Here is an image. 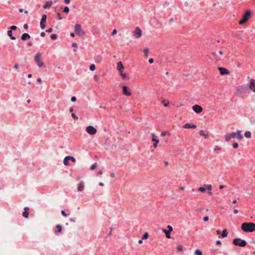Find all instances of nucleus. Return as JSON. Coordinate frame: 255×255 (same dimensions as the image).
Listing matches in <instances>:
<instances>
[{"label": "nucleus", "instance_id": "obj_22", "mask_svg": "<svg viewBox=\"0 0 255 255\" xmlns=\"http://www.w3.org/2000/svg\"><path fill=\"white\" fill-rule=\"evenodd\" d=\"M69 158L68 157V156H66L64 158V160H63L64 164L66 166H68L69 165Z\"/></svg>", "mask_w": 255, "mask_h": 255}, {"label": "nucleus", "instance_id": "obj_57", "mask_svg": "<svg viewBox=\"0 0 255 255\" xmlns=\"http://www.w3.org/2000/svg\"><path fill=\"white\" fill-rule=\"evenodd\" d=\"M149 63H152L154 61L153 60V58H150L148 60Z\"/></svg>", "mask_w": 255, "mask_h": 255}, {"label": "nucleus", "instance_id": "obj_33", "mask_svg": "<svg viewBox=\"0 0 255 255\" xmlns=\"http://www.w3.org/2000/svg\"><path fill=\"white\" fill-rule=\"evenodd\" d=\"M95 68H96V66L94 64H91L90 66V70L91 71H94L95 70Z\"/></svg>", "mask_w": 255, "mask_h": 255}, {"label": "nucleus", "instance_id": "obj_3", "mask_svg": "<svg viewBox=\"0 0 255 255\" xmlns=\"http://www.w3.org/2000/svg\"><path fill=\"white\" fill-rule=\"evenodd\" d=\"M252 11L251 10H247L244 14L242 18L239 21V23L241 25L245 23L250 18Z\"/></svg>", "mask_w": 255, "mask_h": 255}, {"label": "nucleus", "instance_id": "obj_54", "mask_svg": "<svg viewBox=\"0 0 255 255\" xmlns=\"http://www.w3.org/2000/svg\"><path fill=\"white\" fill-rule=\"evenodd\" d=\"M57 17H58V19L59 20H61L62 19V17L61 16V14L59 13H57Z\"/></svg>", "mask_w": 255, "mask_h": 255}, {"label": "nucleus", "instance_id": "obj_63", "mask_svg": "<svg viewBox=\"0 0 255 255\" xmlns=\"http://www.w3.org/2000/svg\"><path fill=\"white\" fill-rule=\"evenodd\" d=\"M72 47H76L77 46V43H73L72 44Z\"/></svg>", "mask_w": 255, "mask_h": 255}, {"label": "nucleus", "instance_id": "obj_11", "mask_svg": "<svg viewBox=\"0 0 255 255\" xmlns=\"http://www.w3.org/2000/svg\"><path fill=\"white\" fill-rule=\"evenodd\" d=\"M133 35L136 36L137 38H139L142 36V31L138 27H136Z\"/></svg>", "mask_w": 255, "mask_h": 255}, {"label": "nucleus", "instance_id": "obj_42", "mask_svg": "<svg viewBox=\"0 0 255 255\" xmlns=\"http://www.w3.org/2000/svg\"><path fill=\"white\" fill-rule=\"evenodd\" d=\"M10 29H11L10 30H15L17 29V27L15 25H12L10 27Z\"/></svg>", "mask_w": 255, "mask_h": 255}, {"label": "nucleus", "instance_id": "obj_23", "mask_svg": "<svg viewBox=\"0 0 255 255\" xmlns=\"http://www.w3.org/2000/svg\"><path fill=\"white\" fill-rule=\"evenodd\" d=\"M7 35L11 39H12V40L15 39V37L12 36V32L11 30H9L7 31Z\"/></svg>", "mask_w": 255, "mask_h": 255}, {"label": "nucleus", "instance_id": "obj_52", "mask_svg": "<svg viewBox=\"0 0 255 255\" xmlns=\"http://www.w3.org/2000/svg\"><path fill=\"white\" fill-rule=\"evenodd\" d=\"M71 116L74 119H78V117L76 116V115H75V114L74 113H72L71 114Z\"/></svg>", "mask_w": 255, "mask_h": 255}, {"label": "nucleus", "instance_id": "obj_14", "mask_svg": "<svg viewBox=\"0 0 255 255\" xmlns=\"http://www.w3.org/2000/svg\"><path fill=\"white\" fill-rule=\"evenodd\" d=\"M117 69L120 73L122 72L123 70L124 69V66L122 62L120 61L118 63Z\"/></svg>", "mask_w": 255, "mask_h": 255}, {"label": "nucleus", "instance_id": "obj_29", "mask_svg": "<svg viewBox=\"0 0 255 255\" xmlns=\"http://www.w3.org/2000/svg\"><path fill=\"white\" fill-rule=\"evenodd\" d=\"M228 233L226 230H224L222 232V236L223 237H226L227 236Z\"/></svg>", "mask_w": 255, "mask_h": 255}, {"label": "nucleus", "instance_id": "obj_6", "mask_svg": "<svg viewBox=\"0 0 255 255\" xmlns=\"http://www.w3.org/2000/svg\"><path fill=\"white\" fill-rule=\"evenodd\" d=\"M34 61L37 63L38 67H41L44 65L43 62L41 60V54L37 53L34 57Z\"/></svg>", "mask_w": 255, "mask_h": 255}, {"label": "nucleus", "instance_id": "obj_48", "mask_svg": "<svg viewBox=\"0 0 255 255\" xmlns=\"http://www.w3.org/2000/svg\"><path fill=\"white\" fill-rule=\"evenodd\" d=\"M167 228L168 229V231H169L170 232H171L172 231V230H173L172 227L171 226H170V225H168L167 226Z\"/></svg>", "mask_w": 255, "mask_h": 255}, {"label": "nucleus", "instance_id": "obj_38", "mask_svg": "<svg viewBox=\"0 0 255 255\" xmlns=\"http://www.w3.org/2000/svg\"><path fill=\"white\" fill-rule=\"evenodd\" d=\"M63 11L66 13H68L69 11V8L68 6H65Z\"/></svg>", "mask_w": 255, "mask_h": 255}, {"label": "nucleus", "instance_id": "obj_34", "mask_svg": "<svg viewBox=\"0 0 255 255\" xmlns=\"http://www.w3.org/2000/svg\"><path fill=\"white\" fill-rule=\"evenodd\" d=\"M195 254L196 255H202L201 251L199 250H196V251L195 252Z\"/></svg>", "mask_w": 255, "mask_h": 255}, {"label": "nucleus", "instance_id": "obj_5", "mask_svg": "<svg viewBox=\"0 0 255 255\" xmlns=\"http://www.w3.org/2000/svg\"><path fill=\"white\" fill-rule=\"evenodd\" d=\"M74 30L76 34L79 36H83L85 34V32L82 29L81 25L79 24H75Z\"/></svg>", "mask_w": 255, "mask_h": 255}, {"label": "nucleus", "instance_id": "obj_31", "mask_svg": "<svg viewBox=\"0 0 255 255\" xmlns=\"http://www.w3.org/2000/svg\"><path fill=\"white\" fill-rule=\"evenodd\" d=\"M198 190L201 192H204L206 191L205 187H200L198 188Z\"/></svg>", "mask_w": 255, "mask_h": 255}, {"label": "nucleus", "instance_id": "obj_55", "mask_svg": "<svg viewBox=\"0 0 255 255\" xmlns=\"http://www.w3.org/2000/svg\"><path fill=\"white\" fill-rule=\"evenodd\" d=\"M52 31H53L52 28H50L46 30V32L50 33V32H52Z\"/></svg>", "mask_w": 255, "mask_h": 255}, {"label": "nucleus", "instance_id": "obj_17", "mask_svg": "<svg viewBox=\"0 0 255 255\" xmlns=\"http://www.w3.org/2000/svg\"><path fill=\"white\" fill-rule=\"evenodd\" d=\"M28 210H29L28 207H26L24 208V212H23V214H22V215L24 217L28 218V215H29V213L28 212Z\"/></svg>", "mask_w": 255, "mask_h": 255}, {"label": "nucleus", "instance_id": "obj_49", "mask_svg": "<svg viewBox=\"0 0 255 255\" xmlns=\"http://www.w3.org/2000/svg\"><path fill=\"white\" fill-rule=\"evenodd\" d=\"M71 100L72 102H75L76 100V98L75 96H73L71 98Z\"/></svg>", "mask_w": 255, "mask_h": 255}, {"label": "nucleus", "instance_id": "obj_50", "mask_svg": "<svg viewBox=\"0 0 255 255\" xmlns=\"http://www.w3.org/2000/svg\"><path fill=\"white\" fill-rule=\"evenodd\" d=\"M117 30L116 29H115L113 31L112 33V35H114L115 34H117Z\"/></svg>", "mask_w": 255, "mask_h": 255}, {"label": "nucleus", "instance_id": "obj_45", "mask_svg": "<svg viewBox=\"0 0 255 255\" xmlns=\"http://www.w3.org/2000/svg\"><path fill=\"white\" fill-rule=\"evenodd\" d=\"M177 250L179 251H182L183 250V247L181 245H179L177 247Z\"/></svg>", "mask_w": 255, "mask_h": 255}, {"label": "nucleus", "instance_id": "obj_41", "mask_svg": "<svg viewBox=\"0 0 255 255\" xmlns=\"http://www.w3.org/2000/svg\"><path fill=\"white\" fill-rule=\"evenodd\" d=\"M57 232L61 233V226L59 225L57 226Z\"/></svg>", "mask_w": 255, "mask_h": 255}, {"label": "nucleus", "instance_id": "obj_64", "mask_svg": "<svg viewBox=\"0 0 255 255\" xmlns=\"http://www.w3.org/2000/svg\"><path fill=\"white\" fill-rule=\"evenodd\" d=\"M216 244H217V245H221V241H219V240H218V241H217L216 242Z\"/></svg>", "mask_w": 255, "mask_h": 255}, {"label": "nucleus", "instance_id": "obj_51", "mask_svg": "<svg viewBox=\"0 0 255 255\" xmlns=\"http://www.w3.org/2000/svg\"><path fill=\"white\" fill-rule=\"evenodd\" d=\"M209 220V217L208 216H205L203 218V220L205 221V222H207Z\"/></svg>", "mask_w": 255, "mask_h": 255}, {"label": "nucleus", "instance_id": "obj_53", "mask_svg": "<svg viewBox=\"0 0 255 255\" xmlns=\"http://www.w3.org/2000/svg\"><path fill=\"white\" fill-rule=\"evenodd\" d=\"M37 82H38L39 84H41V83H42V80H41V78H38V79H37Z\"/></svg>", "mask_w": 255, "mask_h": 255}, {"label": "nucleus", "instance_id": "obj_37", "mask_svg": "<svg viewBox=\"0 0 255 255\" xmlns=\"http://www.w3.org/2000/svg\"><path fill=\"white\" fill-rule=\"evenodd\" d=\"M97 163L96 162L91 166V169L94 170L97 167Z\"/></svg>", "mask_w": 255, "mask_h": 255}, {"label": "nucleus", "instance_id": "obj_62", "mask_svg": "<svg viewBox=\"0 0 255 255\" xmlns=\"http://www.w3.org/2000/svg\"><path fill=\"white\" fill-rule=\"evenodd\" d=\"M225 187V186H224V185H220V186H219V188H220V189H222L224 188Z\"/></svg>", "mask_w": 255, "mask_h": 255}, {"label": "nucleus", "instance_id": "obj_30", "mask_svg": "<svg viewBox=\"0 0 255 255\" xmlns=\"http://www.w3.org/2000/svg\"><path fill=\"white\" fill-rule=\"evenodd\" d=\"M162 103L165 107H167L169 104V102L167 100H163L162 101Z\"/></svg>", "mask_w": 255, "mask_h": 255}, {"label": "nucleus", "instance_id": "obj_44", "mask_svg": "<svg viewBox=\"0 0 255 255\" xmlns=\"http://www.w3.org/2000/svg\"><path fill=\"white\" fill-rule=\"evenodd\" d=\"M239 145H238V143L237 142H235L233 144V147L234 148H236L238 147Z\"/></svg>", "mask_w": 255, "mask_h": 255}, {"label": "nucleus", "instance_id": "obj_13", "mask_svg": "<svg viewBox=\"0 0 255 255\" xmlns=\"http://www.w3.org/2000/svg\"><path fill=\"white\" fill-rule=\"evenodd\" d=\"M123 94L126 96H130L131 93L129 91V88L128 86H123Z\"/></svg>", "mask_w": 255, "mask_h": 255}, {"label": "nucleus", "instance_id": "obj_56", "mask_svg": "<svg viewBox=\"0 0 255 255\" xmlns=\"http://www.w3.org/2000/svg\"><path fill=\"white\" fill-rule=\"evenodd\" d=\"M14 68H15L16 70H18L19 69V66H18V64H15V65H14Z\"/></svg>", "mask_w": 255, "mask_h": 255}, {"label": "nucleus", "instance_id": "obj_47", "mask_svg": "<svg viewBox=\"0 0 255 255\" xmlns=\"http://www.w3.org/2000/svg\"><path fill=\"white\" fill-rule=\"evenodd\" d=\"M214 150L215 151H216V150H221V148L219 146H216L214 147Z\"/></svg>", "mask_w": 255, "mask_h": 255}, {"label": "nucleus", "instance_id": "obj_18", "mask_svg": "<svg viewBox=\"0 0 255 255\" xmlns=\"http://www.w3.org/2000/svg\"><path fill=\"white\" fill-rule=\"evenodd\" d=\"M184 128H196V125H194L192 124H186L184 126Z\"/></svg>", "mask_w": 255, "mask_h": 255}, {"label": "nucleus", "instance_id": "obj_36", "mask_svg": "<svg viewBox=\"0 0 255 255\" xmlns=\"http://www.w3.org/2000/svg\"><path fill=\"white\" fill-rule=\"evenodd\" d=\"M143 52L145 54V56L147 57L148 56V52H149V50L148 49H144L143 50Z\"/></svg>", "mask_w": 255, "mask_h": 255}, {"label": "nucleus", "instance_id": "obj_4", "mask_svg": "<svg viewBox=\"0 0 255 255\" xmlns=\"http://www.w3.org/2000/svg\"><path fill=\"white\" fill-rule=\"evenodd\" d=\"M233 244L236 246L244 247L247 245V243L245 240H242L239 238H236L234 240Z\"/></svg>", "mask_w": 255, "mask_h": 255}, {"label": "nucleus", "instance_id": "obj_60", "mask_svg": "<svg viewBox=\"0 0 255 255\" xmlns=\"http://www.w3.org/2000/svg\"><path fill=\"white\" fill-rule=\"evenodd\" d=\"M110 176H111V177H112V178H114V177H115V173H111V175H110Z\"/></svg>", "mask_w": 255, "mask_h": 255}, {"label": "nucleus", "instance_id": "obj_24", "mask_svg": "<svg viewBox=\"0 0 255 255\" xmlns=\"http://www.w3.org/2000/svg\"><path fill=\"white\" fill-rule=\"evenodd\" d=\"M216 55H217V54L216 53H213L212 54V58H213V60H215V62H217L219 60H221V58H219V57H216Z\"/></svg>", "mask_w": 255, "mask_h": 255}, {"label": "nucleus", "instance_id": "obj_28", "mask_svg": "<svg viewBox=\"0 0 255 255\" xmlns=\"http://www.w3.org/2000/svg\"><path fill=\"white\" fill-rule=\"evenodd\" d=\"M206 188V190H208L209 191H211L212 189V186L211 184L206 185H205Z\"/></svg>", "mask_w": 255, "mask_h": 255}, {"label": "nucleus", "instance_id": "obj_43", "mask_svg": "<svg viewBox=\"0 0 255 255\" xmlns=\"http://www.w3.org/2000/svg\"><path fill=\"white\" fill-rule=\"evenodd\" d=\"M61 214L64 217H67L68 215H67L64 210L61 211Z\"/></svg>", "mask_w": 255, "mask_h": 255}, {"label": "nucleus", "instance_id": "obj_7", "mask_svg": "<svg viewBox=\"0 0 255 255\" xmlns=\"http://www.w3.org/2000/svg\"><path fill=\"white\" fill-rule=\"evenodd\" d=\"M86 130L90 135H94L97 132V130L92 126L87 127Z\"/></svg>", "mask_w": 255, "mask_h": 255}, {"label": "nucleus", "instance_id": "obj_35", "mask_svg": "<svg viewBox=\"0 0 255 255\" xmlns=\"http://www.w3.org/2000/svg\"><path fill=\"white\" fill-rule=\"evenodd\" d=\"M50 38L53 40H56L57 38V36L56 34H52L50 36Z\"/></svg>", "mask_w": 255, "mask_h": 255}, {"label": "nucleus", "instance_id": "obj_61", "mask_svg": "<svg viewBox=\"0 0 255 255\" xmlns=\"http://www.w3.org/2000/svg\"><path fill=\"white\" fill-rule=\"evenodd\" d=\"M70 0H64V2L66 4L69 3Z\"/></svg>", "mask_w": 255, "mask_h": 255}, {"label": "nucleus", "instance_id": "obj_46", "mask_svg": "<svg viewBox=\"0 0 255 255\" xmlns=\"http://www.w3.org/2000/svg\"><path fill=\"white\" fill-rule=\"evenodd\" d=\"M152 140L154 142V143H158L159 140L156 138H152Z\"/></svg>", "mask_w": 255, "mask_h": 255}, {"label": "nucleus", "instance_id": "obj_39", "mask_svg": "<svg viewBox=\"0 0 255 255\" xmlns=\"http://www.w3.org/2000/svg\"><path fill=\"white\" fill-rule=\"evenodd\" d=\"M148 234L147 233H145L142 237V239H144V240L147 239L148 238Z\"/></svg>", "mask_w": 255, "mask_h": 255}, {"label": "nucleus", "instance_id": "obj_8", "mask_svg": "<svg viewBox=\"0 0 255 255\" xmlns=\"http://www.w3.org/2000/svg\"><path fill=\"white\" fill-rule=\"evenodd\" d=\"M248 78L250 79L249 88L250 90L255 93V80L253 79H250L249 77Z\"/></svg>", "mask_w": 255, "mask_h": 255}, {"label": "nucleus", "instance_id": "obj_9", "mask_svg": "<svg viewBox=\"0 0 255 255\" xmlns=\"http://www.w3.org/2000/svg\"><path fill=\"white\" fill-rule=\"evenodd\" d=\"M192 109L195 112L198 114L201 113L203 111L202 107L198 105L193 106L192 107Z\"/></svg>", "mask_w": 255, "mask_h": 255}, {"label": "nucleus", "instance_id": "obj_27", "mask_svg": "<svg viewBox=\"0 0 255 255\" xmlns=\"http://www.w3.org/2000/svg\"><path fill=\"white\" fill-rule=\"evenodd\" d=\"M245 136L247 137V138H250L251 137V133L250 131H246L245 133Z\"/></svg>", "mask_w": 255, "mask_h": 255}, {"label": "nucleus", "instance_id": "obj_25", "mask_svg": "<svg viewBox=\"0 0 255 255\" xmlns=\"http://www.w3.org/2000/svg\"><path fill=\"white\" fill-rule=\"evenodd\" d=\"M200 135L205 136L206 138H207L208 136L207 133H206V131L204 130H201L200 131Z\"/></svg>", "mask_w": 255, "mask_h": 255}, {"label": "nucleus", "instance_id": "obj_10", "mask_svg": "<svg viewBox=\"0 0 255 255\" xmlns=\"http://www.w3.org/2000/svg\"><path fill=\"white\" fill-rule=\"evenodd\" d=\"M46 15L45 14H43L42 16V18L40 21V27L41 29H43L45 27V22L46 20Z\"/></svg>", "mask_w": 255, "mask_h": 255}, {"label": "nucleus", "instance_id": "obj_16", "mask_svg": "<svg viewBox=\"0 0 255 255\" xmlns=\"http://www.w3.org/2000/svg\"><path fill=\"white\" fill-rule=\"evenodd\" d=\"M21 38L22 40H27L30 38V36L28 34L25 33L21 35Z\"/></svg>", "mask_w": 255, "mask_h": 255}, {"label": "nucleus", "instance_id": "obj_26", "mask_svg": "<svg viewBox=\"0 0 255 255\" xmlns=\"http://www.w3.org/2000/svg\"><path fill=\"white\" fill-rule=\"evenodd\" d=\"M238 89L242 90V91H245L247 89V87L245 85H243L241 86H240V87H239Z\"/></svg>", "mask_w": 255, "mask_h": 255}, {"label": "nucleus", "instance_id": "obj_58", "mask_svg": "<svg viewBox=\"0 0 255 255\" xmlns=\"http://www.w3.org/2000/svg\"><path fill=\"white\" fill-rule=\"evenodd\" d=\"M23 27L25 29H27L28 28V26L27 24H24Z\"/></svg>", "mask_w": 255, "mask_h": 255}, {"label": "nucleus", "instance_id": "obj_12", "mask_svg": "<svg viewBox=\"0 0 255 255\" xmlns=\"http://www.w3.org/2000/svg\"><path fill=\"white\" fill-rule=\"evenodd\" d=\"M218 70L220 74L222 75H227L229 74V71L226 68L222 67H218Z\"/></svg>", "mask_w": 255, "mask_h": 255}, {"label": "nucleus", "instance_id": "obj_1", "mask_svg": "<svg viewBox=\"0 0 255 255\" xmlns=\"http://www.w3.org/2000/svg\"><path fill=\"white\" fill-rule=\"evenodd\" d=\"M241 229L245 232H253L255 231V224L252 222L244 223L242 224Z\"/></svg>", "mask_w": 255, "mask_h": 255}, {"label": "nucleus", "instance_id": "obj_15", "mask_svg": "<svg viewBox=\"0 0 255 255\" xmlns=\"http://www.w3.org/2000/svg\"><path fill=\"white\" fill-rule=\"evenodd\" d=\"M52 4L53 2L52 1H47L45 2L44 5H43V8L45 9L48 8L52 5Z\"/></svg>", "mask_w": 255, "mask_h": 255}, {"label": "nucleus", "instance_id": "obj_40", "mask_svg": "<svg viewBox=\"0 0 255 255\" xmlns=\"http://www.w3.org/2000/svg\"><path fill=\"white\" fill-rule=\"evenodd\" d=\"M68 157L69 158V160H71L72 162H75L76 161L75 158L71 156H68Z\"/></svg>", "mask_w": 255, "mask_h": 255}, {"label": "nucleus", "instance_id": "obj_21", "mask_svg": "<svg viewBox=\"0 0 255 255\" xmlns=\"http://www.w3.org/2000/svg\"><path fill=\"white\" fill-rule=\"evenodd\" d=\"M84 188L83 182H81L78 184V191H82Z\"/></svg>", "mask_w": 255, "mask_h": 255}, {"label": "nucleus", "instance_id": "obj_59", "mask_svg": "<svg viewBox=\"0 0 255 255\" xmlns=\"http://www.w3.org/2000/svg\"><path fill=\"white\" fill-rule=\"evenodd\" d=\"M41 36L44 37L45 36V33L44 32H42L40 34Z\"/></svg>", "mask_w": 255, "mask_h": 255}, {"label": "nucleus", "instance_id": "obj_20", "mask_svg": "<svg viewBox=\"0 0 255 255\" xmlns=\"http://www.w3.org/2000/svg\"><path fill=\"white\" fill-rule=\"evenodd\" d=\"M162 231L165 233V234L166 235V237L167 238H168V239L171 238V236H170L171 232H170L166 229H163Z\"/></svg>", "mask_w": 255, "mask_h": 255}, {"label": "nucleus", "instance_id": "obj_32", "mask_svg": "<svg viewBox=\"0 0 255 255\" xmlns=\"http://www.w3.org/2000/svg\"><path fill=\"white\" fill-rule=\"evenodd\" d=\"M120 73V75L122 77V78L123 79L127 78V76L125 73H123V72H121Z\"/></svg>", "mask_w": 255, "mask_h": 255}, {"label": "nucleus", "instance_id": "obj_2", "mask_svg": "<svg viewBox=\"0 0 255 255\" xmlns=\"http://www.w3.org/2000/svg\"><path fill=\"white\" fill-rule=\"evenodd\" d=\"M242 131L238 130L237 132H232L231 133L227 134L225 135L226 140L229 141L231 138H237L239 140H242L243 138V136L241 134Z\"/></svg>", "mask_w": 255, "mask_h": 255}, {"label": "nucleus", "instance_id": "obj_19", "mask_svg": "<svg viewBox=\"0 0 255 255\" xmlns=\"http://www.w3.org/2000/svg\"><path fill=\"white\" fill-rule=\"evenodd\" d=\"M162 231L165 233V234L166 235V237L167 238H168V239L171 238V236H170L171 232H170L166 229H163Z\"/></svg>", "mask_w": 255, "mask_h": 255}]
</instances>
